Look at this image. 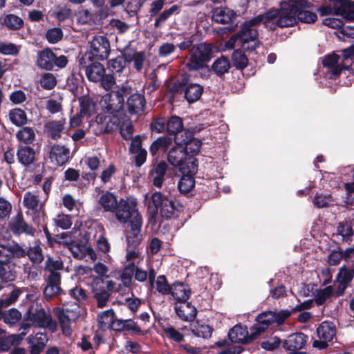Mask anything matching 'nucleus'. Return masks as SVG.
<instances>
[{"label":"nucleus","mask_w":354,"mask_h":354,"mask_svg":"<svg viewBox=\"0 0 354 354\" xmlns=\"http://www.w3.org/2000/svg\"><path fill=\"white\" fill-rule=\"evenodd\" d=\"M138 203L136 198H120L113 211L116 219L121 223H129L130 234L126 236L127 244L135 248L142 241L140 234L142 226V218L136 207Z\"/></svg>","instance_id":"f257e3e1"},{"label":"nucleus","mask_w":354,"mask_h":354,"mask_svg":"<svg viewBox=\"0 0 354 354\" xmlns=\"http://www.w3.org/2000/svg\"><path fill=\"white\" fill-rule=\"evenodd\" d=\"M24 249L17 243L0 244V279L5 281H12L16 274L10 269V263L15 265V261L24 257Z\"/></svg>","instance_id":"f03ea898"},{"label":"nucleus","mask_w":354,"mask_h":354,"mask_svg":"<svg viewBox=\"0 0 354 354\" xmlns=\"http://www.w3.org/2000/svg\"><path fill=\"white\" fill-rule=\"evenodd\" d=\"M313 8V3L305 8L299 6L280 8L281 16L277 19L275 26L279 28L291 27L301 22L304 24H314L317 20L316 12L310 10Z\"/></svg>","instance_id":"7ed1b4c3"},{"label":"nucleus","mask_w":354,"mask_h":354,"mask_svg":"<svg viewBox=\"0 0 354 354\" xmlns=\"http://www.w3.org/2000/svg\"><path fill=\"white\" fill-rule=\"evenodd\" d=\"M204 88L197 83H193L190 80L189 75H182L171 86L169 91L173 95L183 94L184 98L189 104H192L200 100Z\"/></svg>","instance_id":"20e7f679"},{"label":"nucleus","mask_w":354,"mask_h":354,"mask_svg":"<svg viewBox=\"0 0 354 354\" xmlns=\"http://www.w3.org/2000/svg\"><path fill=\"white\" fill-rule=\"evenodd\" d=\"M214 48L212 44L207 42L194 45L189 50V58L186 64L188 70L196 71L203 68L206 63L212 59Z\"/></svg>","instance_id":"39448f33"},{"label":"nucleus","mask_w":354,"mask_h":354,"mask_svg":"<svg viewBox=\"0 0 354 354\" xmlns=\"http://www.w3.org/2000/svg\"><path fill=\"white\" fill-rule=\"evenodd\" d=\"M290 316L291 311L289 310H281L279 312L272 310L262 312L257 316L255 319L257 324L253 325V329L256 330V334L259 336L272 324L282 325Z\"/></svg>","instance_id":"423d86ee"},{"label":"nucleus","mask_w":354,"mask_h":354,"mask_svg":"<svg viewBox=\"0 0 354 354\" xmlns=\"http://www.w3.org/2000/svg\"><path fill=\"white\" fill-rule=\"evenodd\" d=\"M110 52L111 46L108 38L104 35H95L89 41V51L82 55L80 59L84 64L86 63L85 61L92 59L102 61L107 59Z\"/></svg>","instance_id":"0eeeda50"},{"label":"nucleus","mask_w":354,"mask_h":354,"mask_svg":"<svg viewBox=\"0 0 354 354\" xmlns=\"http://www.w3.org/2000/svg\"><path fill=\"white\" fill-rule=\"evenodd\" d=\"M68 63V60L66 55L57 56L50 48H46L37 53L36 64L41 69L50 71L55 67L63 68Z\"/></svg>","instance_id":"6e6552de"},{"label":"nucleus","mask_w":354,"mask_h":354,"mask_svg":"<svg viewBox=\"0 0 354 354\" xmlns=\"http://www.w3.org/2000/svg\"><path fill=\"white\" fill-rule=\"evenodd\" d=\"M126 91L124 85H122L104 95L101 100L102 111L106 113L115 114L122 110L124 108Z\"/></svg>","instance_id":"1a4fd4ad"},{"label":"nucleus","mask_w":354,"mask_h":354,"mask_svg":"<svg viewBox=\"0 0 354 354\" xmlns=\"http://www.w3.org/2000/svg\"><path fill=\"white\" fill-rule=\"evenodd\" d=\"M124 89L127 90V94H125L127 100L124 102L126 111L131 115L143 113L147 105L145 91H138L129 85H124Z\"/></svg>","instance_id":"9d476101"},{"label":"nucleus","mask_w":354,"mask_h":354,"mask_svg":"<svg viewBox=\"0 0 354 354\" xmlns=\"http://www.w3.org/2000/svg\"><path fill=\"white\" fill-rule=\"evenodd\" d=\"M281 16L280 8L278 9H270L266 12L259 15L249 21H245L241 24L240 29L243 30V33H248L249 38H255L259 36L258 30L254 27L263 23L266 26L267 24L270 23L275 19H279Z\"/></svg>","instance_id":"9b49d317"},{"label":"nucleus","mask_w":354,"mask_h":354,"mask_svg":"<svg viewBox=\"0 0 354 354\" xmlns=\"http://www.w3.org/2000/svg\"><path fill=\"white\" fill-rule=\"evenodd\" d=\"M151 201L156 208V213L160 209L162 217L169 219L174 216L175 212L179 211L180 205H176V202L169 198L160 192H156L151 195Z\"/></svg>","instance_id":"f8f14e48"},{"label":"nucleus","mask_w":354,"mask_h":354,"mask_svg":"<svg viewBox=\"0 0 354 354\" xmlns=\"http://www.w3.org/2000/svg\"><path fill=\"white\" fill-rule=\"evenodd\" d=\"M336 326L333 322H322L316 330L319 339L313 342V346L320 350L326 349L328 346V343L332 342L336 337Z\"/></svg>","instance_id":"ddd939ff"},{"label":"nucleus","mask_w":354,"mask_h":354,"mask_svg":"<svg viewBox=\"0 0 354 354\" xmlns=\"http://www.w3.org/2000/svg\"><path fill=\"white\" fill-rule=\"evenodd\" d=\"M250 330L251 333L249 334L246 326L237 324L229 330L227 337L231 343L246 345L259 337L256 334V330L253 329V326L250 328Z\"/></svg>","instance_id":"4468645a"},{"label":"nucleus","mask_w":354,"mask_h":354,"mask_svg":"<svg viewBox=\"0 0 354 354\" xmlns=\"http://www.w3.org/2000/svg\"><path fill=\"white\" fill-rule=\"evenodd\" d=\"M26 319L30 321L31 324H27L26 326H24V328L35 324L40 328H48L55 331L57 326L56 321H53L50 314H47L43 308L36 310L35 313H32L30 308L26 313Z\"/></svg>","instance_id":"2eb2a0df"},{"label":"nucleus","mask_w":354,"mask_h":354,"mask_svg":"<svg viewBox=\"0 0 354 354\" xmlns=\"http://www.w3.org/2000/svg\"><path fill=\"white\" fill-rule=\"evenodd\" d=\"M98 113L95 117L96 134L111 133L115 131L120 123L119 117L114 113Z\"/></svg>","instance_id":"dca6fc26"},{"label":"nucleus","mask_w":354,"mask_h":354,"mask_svg":"<svg viewBox=\"0 0 354 354\" xmlns=\"http://www.w3.org/2000/svg\"><path fill=\"white\" fill-rule=\"evenodd\" d=\"M167 160L171 165L178 167L179 171L189 167V162H192V160H193V163L198 164V160L195 157L187 156L183 147L180 146L173 147L168 151Z\"/></svg>","instance_id":"f3484780"},{"label":"nucleus","mask_w":354,"mask_h":354,"mask_svg":"<svg viewBox=\"0 0 354 354\" xmlns=\"http://www.w3.org/2000/svg\"><path fill=\"white\" fill-rule=\"evenodd\" d=\"M189 162V167H186L185 169L180 170L181 173V178L178 183L179 192L182 194L189 193L195 185L194 174L198 171V164Z\"/></svg>","instance_id":"a211bd4d"},{"label":"nucleus","mask_w":354,"mask_h":354,"mask_svg":"<svg viewBox=\"0 0 354 354\" xmlns=\"http://www.w3.org/2000/svg\"><path fill=\"white\" fill-rule=\"evenodd\" d=\"M100 60H94L86 62L85 64L80 59L79 64L81 68L84 69L88 80L91 82H98L103 77L106 70L104 66L100 63Z\"/></svg>","instance_id":"6ab92c4d"},{"label":"nucleus","mask_w":354,"mask_h":354,"mask_svg":"<svg viewBox=\"0 0 354 354\" xmlns=\"http://www.w3.org/2000/svg\"><path fill=\"white\" fill-rule=\"evenodd\" d=\"M103 282L102 278L95 277L92 286L93 298L97 301V306L100 308L106 306L107 301L111 297V294L103 286Z\"/></svg>","instance_id":"aec40b11"},{"label":"nucleus","mask_w":354,"mask_h":354,"mask_svg":"<svg viewBox=\"0 0 354 354\" xmlns=\"http://www.w3.org/2000/svg\"><path fill=\"white\" fill-rule=\"evenodd\" d=\"M61 274L51 273L46 279V285L44 288L43 292L45 297L50 299L54 296L63 294L61 285Z\"/></svg>","instance_id":"412c9836"},{"label":"nucleus","mask_w":354,"mask_h":354,"mask_svg":"<svg viewBox=\"0 0 354 354\" xmlns=\"http://www.w3.org/2000/svg\"><path fill=\"white\" fill-rule=\"evenodd\" d=\"M335 4L334 13L348 21H354V1L352 0H329Z\"/></svg>","instance_id":"4be33fe9"},{"label":"nucleus","mask_w":354,"mask_h":354,"mask_svg":"<svg viewBox=\"0 0 354 354\" xmlns=\"http://www.w3.org/2000/svg\"><path fill=\"white\" fill-rule=\"evenodd\" d=\"M168 165L164 160L158 161V159H153L152 169L149 171V176L152 178L153 185L160 188L164 182Z\"/></svg>","instance_id":"5701e85b"},{"label":"nucleus","mask_w":354,"mask_h":354,"mask_svg":"<svg viewBox=\"0 0 354 354\" xmlns=\"http://www.w3.org/2000/svg\"><path fill=\"white\" fill-rule=\"evenodd\" d=\"M50 162L57 166L65 165L70 158V150L63 145H53L48 156Z\"/></svg>","instance_id":"b1692460"},{"label":"nucleus","mask_w":354,"mask_h":354,"mask_svg":"<svg viewBox=\"0 0 354 354\" xmlns=\"http://www.w3.org/2000/svg\"><path fill=\"white\" fill-rule=\"evenodd\" d=\"M16 155L19 162L26 168L30 167L36 160V151L29 145H19Z\"/></svg>","instance_id":"393cba45"},{"label":"nucleus","mask_w":354,"mask_h":354,"mask_svg":"<svg viewBox=\"0 0 354 354\" xmlns=\"http://www.w3.org/2000/svg\"><path fill=\"white\" fill-rule=\"evenodd\" d=\"M236 16V12L227 7H218L213 9L212 19L218 24H228L232 23Z\"/></svg>","instance_id":"a878e982"},{"label":"nucleus","mask_w":354,"mask_h":354,"mask_svg":"<svg viewBox=\"0 0 354 354\" xmlns=\"http://www.w3.org/2000/svg\"><path fill=\"white\" fill-rule=\"evenodd\" d=\"M173 138L169 136L158 137L149 147V153L154 158L158 159L160 152L165 153L171 145Z\"/></svg>","instance_id":"bb28decb"},{"label":"nucleus","mask_w":354,"mask_h":354,"mask_svg":"<svg viewBox=\"0 0 354 354\" xmlns=\"http://www.w3.org/2000/svg\"><path fill=\"white\" fill-rule=\"evenodd\" d=\"M169 295H171L175 300L185 303L190 297L191 290L187 283L176 281L171 284Z\"/></svg>","instance_id":"cd10ccee"},{"label":"nucleus","mask_w":354,"mask_h":354,"mask_svg":"<svg viewBox=\"0 0 354 354\" xmlns=\"http://www.w3.org/2000/svg\"><path fill=\"white\" fill-rule=\"evenodd\" d=\"M65 124V119L48 121L44 124V132L51 139L58 140L62 137Z\"/></svg>","instance_id":"c85d7f7f"},{"label":"nucleus","mask_w":354,"mask_h":354,"mask_svg":"<svg viewBox=\"0 0 354 354\" xmlns=\"http://www.w3.org/2000/svg\"><path fill=\"white\" fill-rule=\"evenodd\" d=\"M180 12V6L177 4L172 5L169 8L164 10L158 15L155 16L154 28H160L162 27L172 15H177Z\"/></svg>","instance_id":"c756f323"},{"label":"nucleus","mask_w":354,"mask_h":354,"mask_svg":"<svg viewBox=\"0 0 354 354\" xmlns=\"http://www.w3.org/2000/svg\"><path fill=\"white\" fill-rule=\"evenodd\" d=\"M53 313L59 320L62 333L65 336L71 335L72 333L71 324L73 322L71 320L68 315L64 312V308H55Z\"/></svg>","instance_id":"7c9ffc66"},{"label":"nucleus","mask_w":354,"mask_h":354,"mask_svg":"<svg viewBox=\"0 0 354 354\" xmlns=\"http://www.w3.org/2000/svg\"><path fill=\"white\" fill-rule=\"evenodd\" d=\"M98 202L105 212H113L118 201L113 193L106 191L101 195Z\"/></svg>","instance_id":"2f4dec72"},{"label":"nucleus","mask_w":354,"mask_h":354,"mask_svg":"<svg viewBox=\"0 0 354 354\" xmlns=\"http://www.w3.org/2000/svg\"><path fill=\"white\" fill-rule=\"evenodd\" d=\"M80 112L84 115H91L96 111L97 104L89 95H82L78 99Z\"/></svg>","instance_id":"473e14b6"},{"label":"nucleus","mask_w":354,"mask_h":354,"mask_svg":"<svg viewBox=\"0 0 354 354\" xmlns=\"http://www.w3.org/2000/svg\"><path fill=\"white\" fill-rule=\"evenodd\" d=\"M231 64L227 57L222 55L217 58L212 65V71L218 77H221L228 73Z\"/></svg>","instance_id":"72a5a7b5"},{"label":"nucleus","mask_w":354,"mask_h":354,"mask_svg":"<svg viewBox=\"0 0 354 354\" xmlns=\"http://www.w3.org/2000/svg\"><path fill=\"white\" fill-rule=\"evenodd\" d=\"M8 115L11 123L18 127L24 126L28 122L26 113L20 108L10 110Z\"/></svg>","instance_id":"f704fd0d"},{"label":"nucleus","mask_w":354,"mask_h":354,"mask_svg":"<svg viewBox=\"0 0 354 354\" xmlns=\"http://www.w3.org/2000/svg\"><path fill=\"white\" fill-rule=\"evenodd\" d=\"M192 333L198 337L208 339L212 336L213 328L208 324H200L196 322L191 325Z\"/></svg>","instance_id":"c9c22d12"},{"label":"nucleus","mask_w":354,"mask_h":354,"mask_svg":"<svg viewBox=\"0 0 354 354\" xmlns=\"http://www.w3.org/2000/svg\"><path fill=\"white\" fill-rule=\"evenodd\" d=\"M70 250L73 253L74 258L77 259H82L86 257V254L88 253L91 257L95 253L92 248L87 247L85 244L80 243L77 241H73L71 243Z\"/></svg>","instance_id":"e433bc0d"},{"label":"nucleus","mask_w":354,"mask_h":354,"mask_svg":"<svg viewBox=\"0 0 354 354\" xmlns=\"http://www.w3.org/2000/svg\"><path fill=\"white\" fill-rule=\"evenodd\" d=\"M354 279V264L343 265L339 269L336 277L337 281H342L351 284Z\"/></svg>","instance_id":"4c0bfd02"},{"label":"nucleus","mask_w":354,"mask_h":354,"mask_svg":"<svg viewBox=\"0 0 354 354\" xmlns=\"http://www.w3.org/2000/svg\"><path fill=\"white\" fill-rule=\"evenodd\" d=\"M184 129L183 119L177 115H171L167 119V136H174Z\"/></svg>","instance_id":"58836bf2"},{"label":"nucleus","mask_w":354,"mask_h":354,"mask_svg":"<svg viewBox=\"0 0 354 354\" xmlns=\"http://www.w3.org/2000/svg\"><path fill=\"white\" fill-rule=\"evenodd\" d=\"M20 129L16 133L17 139L24 143L26 145L32 144L35 140V131L32 127H21Z\"/></svg>","instance_id":"ea45409f"},{"label":"nucleus","mask_w":354,"mask_h":354,"mask_svg":"<svg viewBox=\"0 0 354 354\" xmlns=\"http://www.w3.org/2000/svg\"><path fill=\"white\" fill-rule=\"evenodd\" d=\"M3 322L10 326H14L21 319V313L15 308H12L8 310H2V317Z\"/></svg>","instance_id":"a19ab883"},{"label":"nucleus","mask_w":354,"mask_h":354,"mask_svg":"<svg viewBox=\"0 0 354 354\" xmlns=\"http://www.w3.org/2000/svg\"><path fill=\"white\" fill-rule=\"evenodd\" d=\"M232 60L236 69L243 70L248 64V58L241 49L234 50L232 55Z\"/></svg>","instance_id":"79ce46f5"},{"label":"nucleus","mask_w":354,"mask_h":354,"mask_svg":"<svg viewBox=\"0 0 354 354\" xmlns=\"http://www.w3.org/2000/svg\"><path fill=\"white\" fill-rule=\"evenodd\" d=\"M12 229L17 233L25 232L27 234H30L32 230V227L25 222L21 214L16 216L12 223Z\"/></svg>","instance_id":"37998d69"},{"label":"nucleus","mask_w":354,"mask_h":354,"mask_svg":"<svg viewBox=\"0 0 354 354\" xmlns=\"http://www.w3.org/2000/svg\"><path fill=\"white\" fill-rule=\"evenodd\" d=\"M194 136V132L189 129H183L179 133L174 136V141L176 146L184 147Z\"/></svg>","instance_id":"c03bdc74"},{"label":"nucleus","mask_w":354,"mask_h":354,"mask_svg":"<svg viewBox=\"0 0 354 354\" xmlns=\"http://www.w3.org/2000/svg\"><path fill=\"white\" fill-rule=\"evenodd\" d=\"M24 257L28 256L35 264H39L44 261L42 249L39 245L30 247L27 251L24 249Z\"/></svg>","instance_id":"a18cd8bd"},{"label":"nucleus","mask_w":354,"mask_h":354,"mask_svg":"<svg viewBox=\"0 0 354 354\" xmlns=\"http://www.w3.org/2000/svg\"><path fill=\"white\" fill-rule=\"evenodd\" d=\"M135 266V263L131 262L124 268L120 274V279L123 286L129 288L131 285L133 276L134 275V272L136 271Z\"/></svg>","instance_id":"49530a36"},{"label":"nucleus","mask_w":354,"mask_h":354,"mask_svg":"<svg viewBox=\"0 0 354 354\" xmlns=\"http://www.w3.org/2000/svg\"><path fill=\"white\" fill-rule=\"evenodd\" d=\"M261 44V42L258 37L250 39L248 33H245V35L242 38L241 48L244 51L249 53L254 52Z\"/></svg>","instance_id":"de8ad7c7"},{"label":"nucleus","mask_w":354,"mask_h":354,"mask_svg":"<svg viewBox=\"0 0 354 354\" xmlns=\"http://www.w3.org/2000/svg\"><path fill=\"white\" fill-rule=\"evenodd\" d=\"M202 142L200 140L196 139L193 137L192 140L187 142L184 147L183 149L185 152L187 156L188 157H194L197 155L201 147Z\"/></svg>","instance_id":"09e8293b"},{"label":"nucleus","mask_w":354,"mask_h":354,"mask_svg":"<svg viewBox=\"0 0 354 354\" xmlns=\"http://www.w3.org/2000/svg\"><path fill=\"white\" fill-rule=\"evenodd\" d=\"M4 24L8 29L19 30L24 26V21L18 16L10 14L5 17Z\"/></svg>","instance_id":"8fccbe9b"},{"label":"nucleus","mask_w":354,"mask_h":354,"mask_svg":"<svg viewBox=\"0 0 354 354\" xmlns=\"http://www.w3.org/2000/svg\"><path fill=\"white\" fill-rule=\"evenodd\" d=\"M23 292L24 288H15L6 298L0 299V305L3 308L14 304Z\"/></svg>","instance_id":"3c124183"},{"label":"nucleus","mask_w":354,"mask_h":354,"mask_svg":"<svg viewBox=\"0 0 354 354\" xmlns=\"http://www.w3.org/2000/svg\"><path fill=\"white\" fill-rule=\"evenodd\" d=\"M156 290L157 291L162 295H167L171 292V284H169L167 277L162 274L157 277L156 281Z\"/></svg>","instance_id":"603ef678"},{"label":"nucleus","mask_w":354,"mask_h":354,"mask_svg":"<svg viewBox=\"0 0 354 354\" xmlns=\"http://www.w3.org/2000/svg\"><path fill=\"white\" fill-rule=\"evenodd\" d=\"M333 293L334 290L331 286L319 290L315 297V303L317 306L323 305L328 299L332 297Z\"/></svg>","instance_id":"864d4df0"},{"label":"nucleus","mask_w":354,"mask_h":354,"mask_svg":"<svg viewBox=\"0 0 354 354\" xmlns=\"http://www.w3.org/2000/svg\"><path fill=\"white\" fill-rule=\"evenodd\" d=\"M45 270L50 272V274L59 273V270L64 269V263L62 260H54L53 257H48L45 261Z\"/></svg>","instance_id":"5fc2aeb1"},{"label":"nucleus","mask_w":354,"mask_h":354,"mask_svg":"<svg viewBox=\"0 0 354 354\" xmlns=\"http://www.w3.org/2000/svg\"><path fill=\"white\" fill-rule=\"evenodd\" d=\"M337 233L342 236L343 241H347L354 234L352 226L347 221L341 222L337 227Z\"/></svg>","instance_id":"6e6d98bb"},{"label":"nucleus","mask_w":354,"mask_h":354,"mask_svg":"<svg viewBox=\"0 0 354 354\" xmlns=\"http://www.w3.org/2000/svg\"><path fill=\"white\" fill-rule=\"evenodd\" d=\"M125 66L126 62H124V57H122L120 55L108 62L109 69L113 73L122 72Z\"/></svg>","instance_id":"4d7b16f0"},{"label":"nucleus","mask_w":354,"mask_h":354,"mask_svg":"<svg viewBox=\"0 0 354 354\" xmlns=\"http://www.w3.org/2000/svg\"><path fill=\"white\" fill-rule=\"evenodd\" d=\"M144 0H125V10L131 15H135L142 7Z\"/></svg>","instance_id":"13d9d810"},{"label":"nucleus","mask_w":354,"mask_h":354,"mask_svg":"<svg viewBox=\"0 0 354 354\" xmlns=\"http://www.w3.org/2000/svg\"><path fill=\"white\" fill-rule=\"evenodd\" d=\"M163 331L167 338L176 342L180 343L185 340L184 335L180 333L172 326L163 328Z\"/></svg>","instance_id":"bf43d9fd"},{"label":"nucleus","mask_w":354,"mask_h":354,"mask_svg":"<svg viewBox=\"0 0 354 354\" xmlns=\"http://www.w3.org/2000/svg\"><path fill=\"white\" fill-rule=\"evenodd\" d=\"M150 129L151 131L158 133L167 131V119L164 117L153 119L150 124Z\"/></svg>","instance_id":"052dcab7"},{"label":"nucleus","mask_w":354,"mask_h":354,"mask_svg":"<svg viewBox=\"0 0 354 354\" xmlns=\"http://www.w3.org/2000/svg\"><path fill=\"white\" fill-rule=\"evenodd\" d=\"M46 37L50 44H56L63 37V32L59 28H53L47 30Z\"/></svg>","instance_id":"680f3d73"},{"label":"nucleus","mask_w":354,"mask_h":354,"mask_svg":"<svg viewBox=\"0 0 354 354\" xmlns=\"http://www.w3.org/2000/svg\"><path fill=\"white\" fill-rule=\"evenodd\" d=\"M131 294L133 297L125 298L123 304L125 305L133 315H135L139 307L141 306L142 301L141 299L135 297L133 292H131Z\"/></svg>","instance_id":"e2e57ef3"},{"label":"nucleus","mask_w":354,"mask_h":354,"mask_svg":"<svg viewBox=\"0 0 354 354\" xmlns=\"http://www.w3.org/2000/svg\"><path fill=\"white\" fill-rule=\"evenodd\" d=\"M40 83L44 88L50 90L56 86L57 80L53 74L47 73L42 75Z\"/></svg>","instance_id":"0e129e2a"},{"label":"nucleus","mask_w":354,"mask_h":354,"mask_svg":"<svg viewBox=\"0 0 354 354\" xmlns=\"http://www.w3.org/2000/svg\"><path fill=\"white\" fill-rule=\"evenodd\" d=\"M175 311L178 317L183 321L192 322L196 318V313L193 311L191 313L189 310H187L183 306H176Z\"/></svg>","instance_id":"69168bd1"},{"label":"nucleus","mask_w":354,"mask_h":354,"mask_svg":"<svg viewBox=\"0 0 354 354\" xmlns=\"http://www.w3.org/2000/svg\"><path fill=\"white\" fill-rule=\"evenodd\" d=\"M310 3L308 0H285L280 3L279 8H289L297 6L300 8H305L310 5Z\"/></svg>","instance_id":"338daca9"},{"label":"nucleus","mask_w":354,"mask_h":354,"mask_svg":"<svg viewBox=\"0 0 354 354\" xmlns=\"http://www.w3.org/2000/svg\"><path fill=\"white\" fill-rule=\"evenodd\" d=\"M19 53V50L15 44L0 42V53L5 55H17Z\"/></svg>","instance_id":"774afa93"}]
</instances>
